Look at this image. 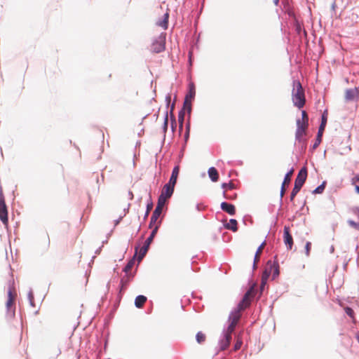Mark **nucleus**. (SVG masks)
Segmentation results:
<instances>
[{"label":"nucleus","mask_w":359,"mask_h":359,"mask_svg":"<svg viewBox=\"0 0 359 359\" xmlns=\"http://www.w3.org/2000/svg\"><path fill=\"white\" fill-rule=\"evenodd\" d=\"M254 295L255 290L254 287H252L245 294L243 299L238 304L237 309H235L233 312H231L229 318V325L228 326L229 327L230 330H235V327L241 317V312L250 306L251 299L254 297Z\"/></svg>","instance_id":"nucleus-1"},{"label":"nucleus","mask_w":359,"mask_h":359,"mask_svg":"<svg viewBox=\"0 0 359 359\" xmlns=\"http://www.w3.org/2000/svg\"><path fill=\"white\" fill-rule=\"evenodd\" d=\"M292 102L299 109L302 108L306 102L304 90L299 81H293V90L292 93Z\"/></svg>","instance_id":"nucleus-2"},{"label":"nucleus","mask_w":359,"mask_h":359,"mask_svg":"<svg viewBox=\"0 0 359 359\" xmlns=\"http://www.w3.org/2000/svg\"><path fill=\"white\" fill-rule=\"evenodd\" d=\"M307 177V170L305 167L302 168L294 181V186L290 194V201H292L296 196V195L299 193L302 186L304 185Z\"/></svg>","instance_id":"nucleus-3"},{"label":"nucleus","mask_w":359,"mask_h":359,"mask_svg":"<svg viewBox=\"0 0 359 359\" xmlns=\"http://www.w3.org/2000/svg\"><path fill=\"white\" fill-rule=\"evenodd\" d=\"M0 219L4 224H8V210L1 189H0Z\"/></svg>","instance_id":"nucleus-4"},{"label":"nucleus","mask_w":359,"mask_h":359,"mask_svg":"<svg viewBox=\"0 0 359 359\" xmlns=\"http://www.w3.org/2000/svg\"><path fill=\"white\" fill-rule=\"evenodd\" d=\"M344 99L346 102L359 101V87L346 89Z\"/></svg>","instance_id":"nucleus-5"},{"label":"nucleus","mask_w":359,"mask_h":359,"mask_svg":"<svg viewBox=\"0 0 359 359\" xmlns=\"http://www.w3.org/2000/svg\"><path fill=\"white\" fill-rule=\"evenodd\" d=\"M326 123H327V114H326V112H324L322 116V121H321V123L320 125L319 129H318L316 142L313 145V149H316L322 141V136H323V131L325 130Z\"/></svg>","instance_id":"nucleus-6"},{"label":"nucleus","mask_w":359,"mask_h":359,"mask_svg":"<svg viewBox=\"0 0 359 359\" xmlns=\"http://www.w3.org/2000/svg\"><path fill=\"white\" fill-rule=\"evenodd\" d=\"M165 49V37L160 36L151 45V50L158 53Z\"/></svg>","instance_id":"nucleus-7"},{"label":"nucleus","mask_w":359,"mask_h":359,"mask_svg":"<svg viewBox=\"0 0 359 359\" xmlns=\"http://www.w3.org/2000/svg\"><path fill=\"white\" fill-rule=\"evenodd\" d=\"M284 235H283V240L285 245L287 246V249L291 250L293 245V238L292 235L290 232V227L289 226H285L284 227Z\"/></svg>","instance_id":"nucleus-8"},{"label":"nucleus","mask_w":359,"mask_h":359,"mask_svg":"<svg viewBox=\"0 0 359 359\" xmlns=\"http://www.w3.org/2000/svg\"><path fill=\"white\" fill-rule=\"evenodd\" d=\"M293 172H294V170L292 169L285 176V178H284V180L283 182V184H282V186H281V189H280V198H283V196L285 195V191H286L285 186L288 185L290 183L291 177H292V175L293 174Z\"/></svg>","instance_id":"nucleus-9"},{"label":"nucleus","mask_w":359,"mask_h":359,"mask_svg":"<svg viewBox=\"0 0 359 359\" xmlns=\"http://www.w3.org/2000/svg\"><path fill=\"white\" fill-rule=\"evenodd\" d=\"M162 212V210L158 208H155L153 214L151 217L150 222H149V228H153L156 226L158 222L159 225L161 224V221H158V218Z\"/></svg>","instance_id":"nucleus-10"},{"label":"nucleus","mask_w":359,"mask_h":359,"mask_svg":"<svg viewBox=\"0 0 359 359\" xmlns=\"http://www.w3.org/2000/svg\"><path fill=\"white\" fill-rule=\"evenodd\" d=\"M15 297L16 293L15 290L13 288H9L8 291V299L6 302V307L8 310H10L11 308L14 305Z\"/></svg>","instance_id":"nucleus-11"},{"label":"nucleus","mask_w":359,"mask_h":359,"mask_svg":"<svg viewBox=\"0 0 359 359\" xmlns=\"http://www.w3.org/2000/svg\"><path fill=\"white\" fill-rule=\"evenodd\" d=\"M175 185L167 183L164 185L161 196H165L168 198H170L174 191Z\"/></svg>","instance_id":"nucleus-12"},{"label":"nucleus","mask_w":359,"mask_h":359,"mask_svg":"<svg viewBox=\"0 0 359 359\" xmlns=\"http://www.w3.org/2000/svg\"><path fill=\"white\" fill-rule=\"evenodd\" d=\"M221 209L230 215H234L236 214L235 206L226 202H222L221 203Z\"/></svg>","instance_id":"nucleus-13"},{"label":"nucleus","mask_w":359,"mask_h":359,"mask_svg":"<svg viewBox=\"0 0 359 359\" xmlns=\"http://www.w3.org/2000/svg\"><path fill=\"white\" fill-rule=\"evenodd\" d=\"M179 172H180V166L176 165L172 170V175H171V177L170 178L168 183L175 186V184L177 183V177L179 175Z\"/></svg>","instance_id":"nucleus-14"},{"label":"nucleus","mask_w":359,"mask_h":359,"mask_svg":"<svg viewBox=\"0 0 359 359\" xmlns=\"http://www.w3.org/2000/svg\"><path fill=\"white\" fill-rule=\"evenodd\" d=\"M265 245H266V242L264 241L260 245V246L257 250V252L255 255V259H254V269L256 268V265L259 261L260 255H261L262 250L264 248Z\"/></svg>","instance_id":"nucleus-15"},{"label":"nucleus","mask_w":359,"mask_h":359,"mask_svg":"<svg viewBox=\"0 0 359 359\" xmlns=\"http://www.w3.org/2000/svg\"><path fill=\"white\" fill-rule=\"evenodd\" d=\"M208 175L211 180L214 182H216L219 180V173L217 169L214 167H211L208 169Z\"/></svg>","instance_id":"nucleus-16"},{"label":"nucleus","mask_w":359,"mask_h":359,"mask_svg":"<svg viewBox=\"0 0 359 359\" xmlns=\"http://www.w3.org/2000/svg\"><path fill=\"white\" fill-rule=\"evenodd\" d=\"M150 244L147 243V242L144 243L142 247L140 248L139 253H138V260L140 262L143 257L146 255Z\"/></svg>","instance_id":"nucleus-17"},{"label":"nucleus","mask_w":359,"mask_h":359,"mask_svg":"<svg viewBox=\"0 0 359 359\" xmlns=\"http://www.w3.org/2000/svg\"><path fill=\"white\" fill-rule=\"evenodd\" d=\"M269 264V273H273V278H275L279 275V266L278 263Z\"/></svg>","instance_id":"nucleus-18"},{"label":"nucleus","mask_w":359,"mask_h":359,"mask_svg":"<svg viewBox=\"0 0 359 359\" xmlns=\"http://www.w3.org/2000/svg\"><path fill=\"white\" fill-rule=\"evenodd\" d=\"M237 225V221L235 219H231L229 222L224 225V226L226 229L231 230L233 232H236L238 230Z\"/></svg>","instance_id":"nucleus-19"},{"label":"nucleus","mask_w":359,"mask_h":359,"mask_svg":"<svg viewBox=\"0 0 359 359\" xmlns=\"http://www.w3.org/2000/svg\"><path fill=\"white\" fill-rule=\"evenodd\" d=\"M147 297L144 295H139L135 298V305L137 308H142L147 302Z\"/></svg>","instance_id":"nucleus-20"},{"label":"nucleus","mask_w":359,"mask_h":359,"mask_svg":"<svg viewBox=\"0 0 359 359\" xmlns=\"http://www.w3.org/2000/svg\"><path fill=\"white\" fill-rule=\"evenodd\" d=\"M168 18H169V13H165L163 15V19L161 21L157 22V25L159 27H163L164 29H166L168 28Z\"/></svg>","instance_id":"nucleus-21"},{"label":"nucleus","mask_w":359,"mask_h":359,"mask_svg":"<svg viewBox=\"0 0 359 359\" xmlns=\"http://www.w3.org/2000/svg\"><path fill=\"white\" fill-rule=\"evenodd\" d=\"M159 228V222L156 225L154 226L152 229V231L150 234V236L147 238V239L146 240L145 242H147V243L149 244H151L153 241V239L155 237L157 231H158V229Z\"/></svg>","instance_id":"nucleus-22"},{"label":"nucleus","mask_w":359,"mask_h":359,"mask_svg":"<svg viewBox=\"0 0 359 359\" xmlns=\"http://www.w3.org/2000/svg\"><path fill=\"white\" fill-rule=\"evenodd\" d=\"M307 130L304 129H298L297 128L296 133H295V138L297 141L301 142L303 141V137L306 135Z\"/></svg>","instance_id":"nucleus-23"},{"label":"nucleus","mask_w":359,"mask_h":359,"mask_svg":"<svg viewBox=\"0 0 359 359\" xmlns=\"http://www.w3.org/2000/svg\"><path fill=\"white\" fill-rule=\"evenodd\" d=\"M168 199V198L160 195L158 197L157 205L156 208L163 210V207L165 204V202Z\"/></svg>","instance_id":"nucleus-24"},{"label":"nucleus","mask_w":359,"mask_h":359,"mask_svg":"<svg viewBox=\"0 0 359 359\" xmlns=\"http://www.w3.org/2000/svg\"><path fill=\"white\" fill-rule=\"evenodd\" d=\"M308 127L309 123H306V121H301L300 119L297 120V128L307 130Z\"/></svg>","instance_id":"nucleus-25"},{"label":"nucleus","mask_w":359,"mask_h":359,"mask_svg":"<svg viewBox=\"0 0 359 359\" xmlns=\"http://www.w3.org/2000/svg\"><path fill=\"white\" fill-rule=\"evenodd\" d=\"M196 339L198 344H202L205 341L206 336L203 332H198L196 335Z\"/></svg>","instance_id":"nucleus-26"},{"label":"nucleus","mask_w":359,"mask_h":359,"mask_svg":"<svg viewBox=\"0 0 359 359\" xmlns=\"http://www.w3.org/2000/svg\"><path fill=\"white\" fill-rule=\"evenodd\" d=\"M135 264V260L134 259H130L128 264L126 265V266L124 267V269L123 271L126 272V273H128L130 271V270L132 269V268L133 267Z\"/></svg>","instance_id":"nucleus-27"},{"label":"nucleus","mask_w":359,"mask_h":359,"mask_svg":"<svg viewBox=\"0 0 359 359\" xmlns=\"http://www.w3.org/2000/svg\"><path fill=\"white\" fill-rule=\"evenodd\" d=\"M229 344L230 342L229 341L225 340L224 339H222L219 342L220 350L224 351L229 347Z\"/></svg>","instance_id":"nucleus-28"},{"label":"nucleus","mask_w":359,"mask_h":359,"mask_svg":"<svg viewBox=\"0 0 359 359\" xmlns=\"http://www.w3.org/2000/svg\"><path fill=\"white\" fill-rule=\"evenodd\" d=\"M234 330H229V327H227L226 330L224 332V339L225 340H227L229 341V342H231V334L233 332Z\"/></svg>","instance_id":"nucleus-29"},{"label":"nucleus","mask_w":359,"mask_h":359,"mask_svg":"<svg viewBox=\"0 0 359 359\" xmlns=\"http://www.w3.org/2000/svg\"><path fill=\"white\" fill-rule=\"evenodd\" d=\"M222 187L224 189H225V191H227V189H233L235 188V184L233 182H230L229 183L222 184Z\"/></svg>","instance_id":"nucleus-30"},{"label":"nucleus","mask_w":359,"mask_h":359,"mask_svg":"<svg viewBox=\"0 0 359 359\" xmlns=\"http://www.w3.org/2000/svg\"><path fill=\"white\" fill-rule=\"evenodd\" d=\"M184 118V112L182 110H181L178 115V121L180 123V128H182L183 126Z\"/></svg>","instance_id":"nucleus-31"},{"label":"nucleus","mask_w":359,"mask_h":359,"mask_svg":"<svg viewBox=\"0 0 359 359\" xmlns=\"http://www.w3.org/2000/svg\"><path fill=\"white\" fill-rule=\"evenodd\" d=\"M325 189V182L318 186L313 191V194H321Z\"/></svg>","instance_id":"nucleus-32"},{"label":"nucleus","mask_w":359,"mask_h":359,"mask_svg":"<svg viewBox=\"0 0 359 359\" xmlns=\"http://www.w3.org/2000/svg\"><path fill=\"white\" fill-rule=\"evenodd\" d=\"M237 195L236 194H229L226 191H224V197L226 199H229V200H233L236 198Z\"/></svg>","instance_id":"nucleus-33"},{"label":"nucleus","mask_w":359,"mask_h":359,"mask_svg":"<svg viewBox=\"0 0 359 359\" xmlns=\"http://www.w3.org/2000/svg\"><path fill=\"white\" fill-rule=\"evenodd\" d=\"M270 273H269V264H267V266L265 269V271H264V272L263 273V276H262V283H264V280L267 279V278L269 277Z\"/></svg>","instance_id":"nucleus-34"},{"label":"nucleus","mask_w":359,"mask_h":359,"mask_svg":"<svg viewBox=\"0 0 359 359\" xmlns=\"http://www.w3.org/2000/svg\"><path fill=\"white\" fill-rule=\"evenodd\" d=\"M301 121H304L306 123H309V116L306 111H302V118Z\"/></svg>","instance_id":"nucleus-35"},{"label":"nucleus","mask_w":359,"mask_h":359,"mask_svg":"<svg viewBox=\"0 0 359 359\" xmlns=\"http://www.w3.org/2000/svg\"><path fill=\"white\" fill-rule=\"evenodd\" d=\"M345 312L351 318H353L354 311L350 307H346L345 308Z\"/></svg>","instance_id":"nucleus-36"},{"label":"nucleus","mask_w":359,"mask_h":359,"mask_svg":"<svg viewBox=\"0 0 359 359\" xmlns=\"http://www.w3.org/2000/svg\"><path fill=\"white\" fill-rule=\"evenodd\" d=\"M311 248V243L310 242H307L305 245V250H306V256H309Z\"/></svg>","instance_id":"nucleus-37"},{"label":"nucleus","mask_w":359,"mask_h":359,"mask_svg":"<svg viewBox=\"0 0 359 359\" xmlns=\"http://www.w3.org/2000/svg\"><path fill=\"white\" fill-rule=\"evenodd\" d=\"M241 345H242V341L238 339L236 343L234 345V351H237V350L240 349L241 347Z\"/></svg>","instance_id":"nucleus-38"},{"label":"nucleus","mask_w":359,"mask_h":359,"mask_svg":"<svg viewBox=\"0 0 359 359\" xmlns=\"http://www.w3.org/2000/svg\"><path fill=\"white\" fill-rule=\"evenodd\" d=\"M184 107L187 108L189 111H191V104L188 101V96L186 97L184 103Z\"/></svg>","instance_id":"nucleus-39"},{"label":"nucleus","mask_w":359,"mask_h":359,"mask_svg":"<svg viewBox=\"0 0 359 359\" xmlns=\"http://www.w3.org/2000/svg\"><path fill=\"white\" fill-rule=\"evenodd\" d=\"M153 208V204L152 203H149L147 205V212H146V214H145V217H147L149 214V212L150 210L152 209Z\"/></svg>","instance_id":"nucleus-40"},{"label":"nucleus","mask_w":359,"mask_h":359,"mask_svg":"<svg viewBox=\"0 0 359 359\" xmlns=\"http://www.w3.org/2000/svg\"><path fill=\"white\" fill-rule=\"evenodd\" d=\"M348 224H349L351 226H353V227H354V228H355V229H358V228L359 227V224H357V223H355V222H353V221H351V220L348 221Z\"/></svg>","instance_id":"nucleus-41"},{"label":"nucleus","mask_w":359,"mask_h":359,"mask_svg":"<svg viewBox=\"0 0 359 359\" xmlns=\"http://www.w3.org/2000/svg\"><path fill=\"white\" fill-rule=\"evenodd\" d=\"M352 183L353 184L355 183H359V175H357L352 178Z\"/></svg>","instance_id":"nucleus-42"},{"label":"nucleus","mask_w":359,"mask_h":359,"mask_svg":"<svg viewBox=\"0 0 359 359\" xmlns=\"http://www.w3.org/2000/svg\"><path fill=\"white\" fill-rule=\"evenodd\" d=\"M167 127H168V114H166L165 118V122H164L165 130L167 129Z\"/></svg>","instance_id":"nucleus-43"},{"label":"nucleus","mask_w":359,"mask_h":359,"mask_svg":"<svg viewBox=\"0 0 359 359\" xmlns=\"http://www.w3.org/2000/svg\"><path fill=\"white\" fill-rule=\"evenodd\" d=\"M273 2L275 4V5L277 6L278 4L279 0H273Z\"/></svg>","instance_id":"nucleus-44"},{"label":"nucleus","mask_w":359,"mask_h":359,"mask_svg":"<svg viewBox=\"0 0 359 359\" xmlns=\"http://www.w3.org/2000/svg\"><path fill=\"white\" fill-rule=\"evenodd\" d=\"M355 190L358 194H359V186H355Z\"/></svg>","instance_id":"nucleus-45"},{"label":"nucleus","mask_w":359,"mask_h":359,"mask_svg":"<svg viewBox=\"0 0 359 359\" xmlns=\"http://www.w3.org/2000/svg\"><path fill=\"white\" fill-rule=\"evenodd\" d=\"M356 339H357L358 341L359 342V334H357V336H356Z\"/></svg>","instance_id":"nucleus-46"},{"label":"nucleus","mask_w":359,"mask_h":359,"mask_svg":"<svg viewBox=\"0 0 359 359\" xmlns=\"http://www.w3.org/2000/svg\"><path fill=\"white\" fill-rule=\"evenodd\" d=\"M358 212H359V208H358Z\"/></svg>","instance_id":"nucleus-47"}]
</instances>
